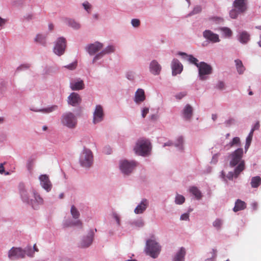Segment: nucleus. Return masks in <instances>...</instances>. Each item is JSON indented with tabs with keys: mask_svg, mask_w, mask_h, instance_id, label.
<instances>
[{
	"mask_svg": "<svg viewBox=\"0 0 261 261\" xmlns=\"http://www.w3.org/2000/svg\"><path fill=\"white\" fill-rule=\"evenodd\" d=\"M162 250V246L153 238L146 240L144 252L146 255L152 258H156L159 256Z\"/></svg>",
	"mask_w": 261,
	"mask_h": 261,
	"instance_id": "f257e3e1",
	"label": "nucleus"
},
{
	"mask_svg": "<svg viewBox=\"0 0 261 261\" xmlns=\"http://www.w3.org/2000/svg\"><path fill=\"white\" fill-rule=\"evenodd\" d=\"M151 150V143L148 140L145 139H139L134 148L136 153L142 156L148 155Z\"/></svg>",
	"mask_w": 261,
	"mask_h": 261,
	"instance_id": "f03ea898",
	"label": "nucleus"
},
{
	"mask_svg": "<svg viewBox=\"0 0 261 261\" xmlns=\"http://www.w3.org/2000/svg\"><path fill=\"white\" fill-rule=\"evenodd\" d=\"M93 162V155L91 150L86 147H84L79 157L80 165L85 168H90Z\"/></svg>",
	"mask_w": 261,
	"mask_h": 261,
	"instance_id": "7ed1b4c3",
	"label": "nucleus"
},
{
	"mask_svg": "<svg viewBox=\"0 0 261 261\" xmlns=\"http://www.w3.org/2000/svg\"><path fill=\"white\" fill-rule=\"evenodd\" d=\"M61 122L64 126L73 129L76 127L77 121L73 113L71 112H67L62 115Z\"/></svg>",
	"mask_w": 261,
	"mask_h": 261,
	"instance_id": "20e7f679",
	"label": "nucleus"
},
{
	"mask_svg": "<svg viewBox=\"0 0 261 261\" xmlns=\"http://www.w3.org/2000/svg\"><path fill=\"white\" fill-rule=\"evenodd\" d=\"M137 165L135 161L121 160L119 162V167L121 172L124 176L129 175Z\"/></svg>",
	"mask_w": 261,
	"mask_h": 261,
	"instance_id": "39448f33",
	"label": "nucleus"
},
{
	"mask_svg": "<svg viewBox=\"0 0 261 261\" xmlns=\"http://www.w3.org/2000/svg\"><path fill=\"white\" fill-rule=\"evenodd\" d=\"M198 69V76L201 81H205L208 79V75L212 73L213 69L211 65L201 62L197 65Z\"/></svg>",
	"mask_w": 261,
	"mask_h": 261,
	"instance_id": "423d86ee",
	"label": "nucleus"
},
{
	"mask_svg": "<svg viewBox=\"0 0 261 261\" xmlns=\"http://www.w3.org/2000/svg\"><path fill=\"white\" fill-rule=\"evenodd\" d=\"M244 169V163L241 162L234 169V172L230 171L225 176L224 171L221 172L220 177L224 181H227V179L232 180L233 177L237 178L239 174Z\"/></svg>",
	"mask_w": 261,
	"mask_h": 261,
	"instance_id": "0eeeda50",
	"label": "nucleus"
},
{
	"mask_svg": "<svg viewBox=\"0 0 261 261\" xmlns=\"http://www.w3.org/2000/svg\"><path fill=\"white\" fill-rule=\"evenodd\" d=\"M115 51V47L114 45L112 44L108 45L93 57L92 60V63H97L98 61L101 60L105 55L113 53Z\"/></svg>",
	"mask_w": 261,
	"mask_h": 261,
	"instance_id": "6e6552de",
	"label": "nucleus"
},
{
	"mask_svg": "<svg viewBox=\"0 0 261 261\" xmlns=\"http://www.w3.org/2000/svg\"><path fill=\"white\" fill-rule=\"evenodd\" d=\"M103 47V43L96 41L93 43H89L86 45L85 49L88 54L92 56L100 52Z\"/></svg>",
	"mask_w": 261,
	"mask_h": 261,
	"instance_id": "1a4fd4ad",
	"label": "nucleus"
},
{
	"mask_svg": "<svg viewBox=\"0 0 261 261\" xmlns=\"http://www.w3.org/2000/svg\"><path fill=\"white\" fill-rule=\"evenodd\" d=\"M66 39L64 37L58 38L55 43L54 53L60 56L64 54L66 48Z\"/></svg>",
	"mask_w": 261,
	"mask_h": 261,
	"instance_id": "9d476101",
	"label": "nucleus"
},
{
	"mask_svg": "<svg viewBox=\"0 0 261 261\" xmlns=\"http://www.w3.org/2000/svg\"><path fill=\"white\" fill-rule=\"evenodd\" d=\"M25 251L20 247H12L8 252V257L11 260L23 258L25 256Z\"/></svg>",
	"mask_w": 261,
	"mask_h": 261,
	"instance_id": "9b49d317",
	"label": "nucleus"
},
{
	"mask_svg": "<svg viewBox=\"0 0 261 261\" xmlns=\"http://www.w3.org/2000/svg\"><path fill=\"white\" fill-rule=\"evenodd\" d=\"M94 236L93 230H90L87 235L84 236L79 243V247L81 248L89 247L92 243Z\"/></svg>",
	"mask_w": 261,
	"mask_h": 261,
	"instance_id": "f8f14e48",
	"label": "nucleus"
},
{
	"mask_svg": "<svg viewBox=\"0 0 261 261\" xmlns=\"http://www.w3.org/2000/svg\"><path fill=\"white\" fill-rule=\"evenodd\" d=\"M243 154V150L241 148H238L231 154V160L230 161V166L234 167L238 164H240L241 162Z\"/></svg>",
	"mask_w": 261,
	"mask_h": 261,
	"instance_id": "ddd939ff",
	"label": "nucleus"
},
{
	"mask_svg": "<svg viewBox=\"0 0 261 261\" xmlns=\"http://www.w3.org/2000/svg\"><path fill=\"white\" fill-rule=\"evenodd\" d=\"M32 198L30 199V204L34 209H38L40 205L43 203V199L40 195L35 190H33L31 193Z\"/></svg>",
	"mask_w": 261,
	"mask_h": 261,
	"instance_id": "4468645a",
	"label": "nucleus"
},
{
	"mask_svg": "<svg viewBox=\"0 0 261 261\" xmlns=\"http://www.w3.org/2000/svg\"><path fill=\"white\" fill-rule=\"evenodd\" d=\"M104 112L101 106L96 105L93 114L92 122L94 124L100 123L103 120Z\"/></svg>",
	"mask_w": 261,
	"mask_h": 261,
	"instance_id": "2eb2a0df",
	"label": "nucleus"
},
{
	"mask_svg": "<svg viewBox=\"0 0 261 261\" xmlns=\"http://www.w3.org/2000/svg\"><path fill=\"white\" fill-rule=\"evenodd\" d=\"M84 81L81 78H74L70 80L69 87L72 91H80L85 88Z\"/></svg>",
	"mask_w": 261,
	"mask_h": 261,
	"instance_id": "dca6fc26",
	"label": "nucleus"
},
{
	"mask_svg": "<svg viewBox=\"0 0 261 261\" xmlns=\"http://www.w3.org/2000/svg\"><path fill=\"white\" fill-rule=\"evenodd\" d=\"M202 35L206 40L212 43H218L220 41L219 35L210 30H206L203 31Z\"/></svg>",
	"mask_w": 261,
	"mask_h": 261,
	"instance_id": "f3484780",
	"label": "nucleus"
},
{
	"mask_svg": "<svg viewBox=\"0 0 261 261\" xmlns=\"http://www.w3.org/2000/svg\"><path fill=\"white\" fill-rule=\"evenodd\" d=\"M39 179L41 187L46 192H49L52 188V184L48 176L46 174H42L39 177Z\"/></svg>",
	"mask_w": 261,
	"mask_h": 261,
	"instance_id": "a211bd4d",
	"label": "nucleus"
},
{
	"mask_svg": "<svg viewBox=\"0 0 261 261\" xmlns=\"http://www.w3.org/2000/svg\"><path fill=\"white\" fill-rule=\"evenodd\" d=\"M67 101L69 105L76 107L81 104L82 98L77 93L72 92L68 96Z\"/></svg>",
	"mask_w": 261,
	"mask_h": 261,
	"instance_id": "6ab92c4d",
	"label": "nucleus"
},
{
	"mask_svg": "<svg viewBox=\"0 0 261 261\" xmlns=\"http://www.w3.org/2000/svg\"><path fill=\"white\" fill-rule=\"evenodd\" d=\"M149 70L154 75H158L162 70V66L156 60H152L149 64Z\"/></svg>",
	"mask_w": 261,
	"mask_h": 261,
	"instance_id": "aec40b11",
	"label": "nucleus"
},
{
	"mask_svg": "<svg viewBox=\"0 0 261 261\" xmlns=\"http://www.w3.org/2000/svg\"><path fill=\"white\" fill-rule=\"evenodd\" d=\"M233 7L239 12L244 13L247 10V0H235L233 3Z\"/></svg>",
	"mask_w": 261,
	"mask_h": 261,
	"instance_id": "412c9836",
	"label": "nucleus"
},
{
	"mask_svg": "<svg viewBox=\"0 0 261 261\" xmlns=\"http://www.w3.org/2000/svg\"><path fill=\"white\" fill-rule=\"evenodd\" d=\"M172 74L175 76L180 74L183 69V66L181 63L176 59H174L171 62Z\"/></svg>",
	"mask_w": 261,
	"mask_h": 261,
	"instance_id": "4be33fe9",
	"label": "nucleus"
},
{
	"mask_svg": "<svg viewBox=\"0 0 261 261\" xmlns=\"http://www.w3.org/2000/svg\"><path fill=\"white\" fill-rule=\"evenodd\" d=\"M149 205V201L147 199H142L141 202L137 205L134 210L136 214H143Z\"/></svg>",
	"mask_w": 261,
	"mask_h": 261,
	"instance_id": "5701e85b",
	"label": "nucleus"
},
{
	"mask_svg": "<svg viewBox=\"0 0 261 261\" xmlns=\"http://www.w3.org/2000/svg\"><path fill=\"white\" fill-rule=\"evenodd\" d=\"M146 98L144 90L143 89L139 88L135 93L134 101L136 104H140L143 102Z\"/></svg>",
	"mask_w": 261,
	"mask_h": 261,
	"instance_id": "b1692460",
	"label": "nucleus"
},
{
	"mask_svg": "<svg viewBox=\"0 0 261 261\" xmlns=\"http://www.w3.org/2000/svg\"><path fill=\"white\" fill-rule=\"evenodd\" d=\"M182 117L187 121L190 120L193 116V109L189 104H187L184 108L182 112Z\"/></svg>",
	"mask_w": 261,
	"mask_h": 261,
	"instance_id": "393cba45",
	"label": "nucleus"
},
{
	"mask_svg": "<svg viewBox=\"0 0 261 261\" xmlns=\"http://www.w3.org/2000/svg\"><path fill=\"white\" fill-rule=\"evenodd\" d=\"M186 253L185 248L182 247H181L175 253L173 257L172 261H185Z\"/></svg>",
	"mask_w": 261,
	"mask_h": 261,
	"instance_id": "a878e982",
	"label": "nucleus"
},
{
	"mask_svg": "<svg viewBox=\"0 0 261 261\" xmlns=\"http://www.w3.org/2000/svg\"><path fill=\"white\" fill-rule=\"evenodd\" d=\"M178 54L182 56L184 59L187 60L190 63L195 65L197 67L199 65V63H198V60L192 55H188L184 52H179Z\"/></svg>",
	"mask_w": 261,
	"mask_h": 261,
	"instance_id": "bb28decb",
	"label": "nucleus"
},
{
	"mask_svg": "<svg viewBox=\"0 0 261 261\" xmlns=\"http://www.w3.org/2000/svg\"><path fill=\"white\" fill-rule=\"evenodd\" d=\"M65 22L66 25L74 30H79L81 27V24L73 19L66 18L65 19Z\"/></svg>",
	"mask_w": 261,
	"mask_h": 261,
	"instance_id": "cd10ccee",
	"label": "nucleus"
},
{
	"mask_svg": "<svg viewBox=\"0 0 261 261\" xmlns=\"http://www.w3.org/2000/svg\"><path fill=\"white\" fill-rule=\"evenodd\" d=\"M46 38V35L39 34L36 36L34 41L43 46H46L47 44Z\"/></svg>",
	"mask_w": 261,
	"mask_h": 261,
	"instance_id": "c85d7f7f",
	"label": "nucleus"
},
{
	"mask_svg": "<svg viewBox=\"0 0 261 261\" xmlns=\"http://www.w3.org/2000/svg\"><path fill=\"white\" fill-rule=\"evenodd\" d=\"M238 39L241 43L246 44L250 40V35L246 31H242L239 32Z\"/></svg>",
	"mask_w": 261,
	"mask_h": 261,
	"instance_id": "c756f323",
	"label": "nucleus"
},
{
	"mask_svg": "<svg viewBox=\"0 0 261 261\" xmlns=\"http://www.w3.org/2000/svg\"><path fill=\"white\" fill-rule=\"evenodd\" d=\"M189 191L195 197L196 200H200L203 196L201 192L195 186L191 187L189 189Z\"/></svg>",
	"mask_w": 261,
	"mask_h": 261,
	"instance_id": "7c9ffc66",
	"label": "nucleus"
},
{
	"mask_svg": "<svg viewBox=\"0 0 261 261\" xmlns=\"http://www.w3.org/2000/svg\"><path fill=\"white\" fill-rule=\"evenodd\" d=\"M58 107L57 105H53L50 107H48L45 108L41 109H31V110L37 112H41L44 114H48L51 113L58 109Z\"/></svg>",
	"mask_w": 261,
	"mask_h": 261,
	"instance_id": "2f4dec72",
	"label": "nucleus"
},
{
	"mask_svg": "<svg viewBox=\"0 0 261 261\" xmlns=\"http://www.w3.org/2000/svg\"><path fill=\"white\" fill-rule=\"evenodd\" d=\"M128 223L132 227L135 228H142L144 226V222L142 218L130 221Z\"/></svg>",
	"mask_w": 261,
	"mask_h": 261,
	"instance_id": "473e14b6",
	"label": "nucleus"
},
{
	"mask_svg": "<svg viewBox=\"0 0 261 261\" xmlns=\"http://www.w3.org/2000/svg\"><path fill=\"white\" fill-rule=\"evenodd\" d=\"M246 207V203L245 202L240 200L238 199L236 203H235V206L233 207V211L236 212L241 210H244Z\"/></svg>",
	"mask_w": 261,
	"mask_h": 261,
	"instance_id": "72a5a7b5",
	"label": "nucleus"
},
{
	"mask_svg": "<svg viewBox=\"0 0 261 261\" xmlns=\"http://www.w3.org/2000/svg\"><path fill=\"white\" fill-rule=\"evenodd\" d=\"M179 150L182 151L184 150V138L182 136L178 137L175 142L173 144Z\"/></svg>",
	"mask_w": 261,
	"mask_h": 261,
	"instance_id": "f704fd0d",
	"label": "nucleus"
},
{
	"mask_svg": "<svg viewBox=\"0 0 261 261\" xmlns=\"http://www.w3.org/2000/svg\"><path fill=\"white\" fill-rule=\"evenodd\" d=\"M234 62L236 63L238 72L240 74H243L245 70V68L243 65L242 62L239 59H237L234 61Z\"/></svg>",
	"mask_w": 261,
	"mask_h": 261,
	"instance_id": "c9c22d12",
	"label": "nucleus"
},
{
	"mask_svg": "<svg viewBox=\"0 0 261 261\" xmlns=\"http://www.w3.org/2000/svg\"><path fill=\"white\" fill-rule=\"evenodd\" d=\"M21 197L22 200L27 203L30 202V198L29 193L24 189H21L20 191Z\"/></svg>",
	"mask_w": 261,
	"mask_h": 261,
	"instance_id": "e433bc0d",
	"label": "nucleus"
},
{
	"mask_svg": "<svg viewBox=\"0 0 261 261\" xmlns=\"http://www.w3.org/2000/svg\"><path fill=\"white\" fill-rule=\"evenodd\" d=\"M261 179L259 176L253 177L251 180V186L252 188H255L258 187L260 183Z\"/></svg>",
	"mask_w": 261,
	"mask_h": 261,
	"instance_id": "4c0bfd02",
	"label": "nucleus"
},
{
	"mask_svg": "<svg viewBox=\"0 0 261 261\" xmlns=\"http://www.w3.org/2000/svg\"><path fill=\"white\" fill-rule=\"evenodd\" d=\"M70 213L74 219H77L80 216V213L74 205H72L70 209Z\"/></svg>",
	"mask_w": 261,
	"mask_h": 261,
	"instance_id": "58836bf2",
	"label": "nucleus"
},
{
	"mask_svg": "<svg viewBox=\"0 0 261 261\" xmlns=\"http://www.w3.org/2000/svg\"><path fill=\"white\" fill-rule=\"evenodd\" d=\"M219 30L222 32L226 37H230L232 34L231 30L227 27H220Z\"/></svg>",
	"mask_w": 261,
	"mask_h": 261,
	"instance_id": "ea45409f",
	"label": "nucleus"
},
{
	"mask_svg": "<svg viewBox=\"0 0 261 261\" xmlns=\"http://www.w3.org/2000/svg\"><path fill=\"white\" fill-rule=\"evenodd\" d=\"M185 198L183 195L179 194H176L174 200L175 204L180 205L183 204L185 202Z\"/></svg>",
	"mask_w": 261,
	"mask_h": 261,
	"instance_id": "a19ab883",
	"label": "nucleus"
},
{
	"mask_svg": "<svg viewBox=\"0 0 261 261\" xmlns=\"http://www.w3.org/2000/svg\"><path fill=\"white\" fill-rule=\"evenodd\" d=\"M125 77L128 80L134 82L136 79V73L133 71H127L125 73Z\"/></svg>",
	"mask_w": 261,
	"mask_h": 261,
	"instance_id": "79ce46f5",
	"label": "nucleus"
},
{
	"mask_svg": "<svg viewBox=\"0 0 261 261\" xmlns=\"http://www.w3.org/2000/svg\"><path fill=\"white\" fill-rule=\"evenodd\" d=\"M202 11V7L201 6L197 5L194 7L193 10L188 14V16H191L192 15L198 14Z\"/></svg>",
	"mask_w": 261,
	"mask_h": 261,
	"instance_id": "37998d69",
	"label": "nucleus"
},
{
	"mask_svg": "<svg viewBox=\"0 0 261 261\" xmlns=\"http://www.w3.org/2000/svg\"><path fill=\"white\" fill-rule=\"evenodd\" d=\"M208 20L216 24H220L223 22V19L220 17L213 16L210 17Z\"/></svg>",
	"mask_w": 261,
	"mask_h": 261,
	"instance_id": "c03bdc74",
	"label": "nucleus"
},
{
	"mask_svg": "<svg viewBox=\"0 0 261 261\" xmlns=\"http://www.w3.org/2000/svg\"><path fill=\"white\" fill-rule=\"evenodd\" d=\"M223 224V221L220 219H216L213 223V226L217 229L219 230L221 228Z\"/></svg>",
	"mask_w": 261,
	"mask_h": 261,
	"instance_id": "a18cd8bd",
	"label": "nucleus"
},
{
	"mask_svg": "<svg viewBox=\"0 0 261 261\" xmlns=\"http://www.w3.org/2000/svg\"><path fill=\"white\" fill-rule=\"evenodd\" d=\"M241 14L242 13L241 12H239V11L234 8L229 12V16L232 19L237 18L238 15Z\"/></svg>",
	"mask_w": 261,
	"mask_h": 261,
	"instance_id": "49530a36",
	"label": "nucleus"
},
{
	"mask_svg": "<svg viewBox=\"0 0 261 261\" xmlns=\"http://www.w3.org/2000/svg\"><path fill=\"white\" fill-rule=\"evenodd\" d=\"M112 217L116 222L118 227L121 225V219L120 216L116 212H114L112 214Z\"/></svg>",
	"mask_w": 261,
	"mask_h": 261,
	"instance_id": "de8ad7c7",
	"label": "nucleus"
},
{
	"mask_svg": "<svg viewBox=\"0 0 261 261\" xmlns=\"http://www.w3.org/2000/svg\"><path fill=\"white\" fill-rule=\"evenodd\" d=\"M230 147L234 145L240 146V139L239 137H236L233 138L232 140L229 143Z\"/></svg>",
	"mask_w": 261,
	"mask_h": 261,
	"instance_id": "09e8293b",
	"label": "nucleus"
},
{
	"mask_svg": "<svg viewBox=\"0 0 261 261\" xmlns=\"http://www.w3.org/2000/svg\"><path fill=\"white\" fill-rule=\"evenodd\" d=\"M77 64V62L74 61L67 65H65L64 66V67L69 70H72L75 69L76 68Z\"/></svg>",
	"mask_w": 261,
	"mask_h": 261,
	"instance_id": "8fccbe9b",
	"label": "nucleus"
},
{
	"mask_svg": "<svg viewBox=\"0 0 261 261\" xmlns=\"http://www.w3.org/2000/svg\"><path fill=\"white\" fill-rule=\"evenodd\" d=\"M131 24L134 28H138L140 25V21L137 18H134L131 20Z\"/></svg>",
	"mask_w": 261,
	"mask_h": 261,
	"instance_id": "3c124183",
	"label": "nucleus"
},
{
	"mask_svg": "<svg viewBox=\"0 0 261 261\" xmlns=\"http://www.w3.org/2000/svg\"><path fill=\"white\" fill-rule=\"evenodd\" d=\"M216 87L219 90H223L225 88V83L222 81H219L216 84Z\"/></svg>",
	"mask_w": 261,
	"mask_h": 261,
	"instance_id": "603ef678",
	"label": "nucleus"
},
{
	"mask_svg": "<svg viewBox=\"0 0 261 261\" xmlns=\"http://www.w3.org/2000/svg\"><path fill=\"white\" fill-rule=\"evenodd\" d=\"M63 225L64 227L73 226V221L66 220L64 221Z\"/></svg>",
	"mask_w": 261,
	"mask_h": 261,
	"instance_id": "864d4df0",
	"label": "nucleus"
},
{
	"mask_svg": "<svg viewBox=\"0 0 261 261\" xmlns=\"http://www.w3.org/2000/svg\"><path fill=\"white\" fill-rule=\"evenodd\" d=\"M23 250L26 251L25 255L29 256H32L33 254V251L32 250L31 246L25 247Z\"/></svg>",
	"mask_w": 261,
	"mask_h": 261,
	"instance_id": "5fc2aeb1",
	"label": "nucleus"
},
{
	"mask_svg": "<svg viewBox=\"0 0 261 261\" xmlns=\"http://www.w3.org/2000/svg\"><path fill=\"white\" fill-rule=\"evenodd\" d=\"M82 5L85 10H86L89 13L91 7V6L89 3L86 1L84 2Z\"/></svg>",
	"mask_w": 261,
	"mask_h": 261,
	"instance_id": "6e6d98bb",
	"label": "nucleus"
},
{
	"mask_svg": "<svg viewBox=\"0 0 261 261\" xmlns=\"http://www.w3.org/2000/svg\"><path fill=\"white\" fill-rule=\"evenodd\" d=\"M149 112V108L144 107L141 111V116L143 118H145Z\"/></svg>",
	"mask_w": 261,
	"mask_h": 261,
	"instance_id": "4d7b16f0",
	"label": "nucleus"
},
{
	"mask_svg": "<svg viewBox=\"0 0 261 261\" xmlns=\"http://www.w3.org/2000/svg\"><path fill=\"white\" fill-rule=\"evenodd\" d=\"M235 122V120L233 118H229L228 120H226L225 122V124L226 126H229L231 125L234 124Z\"/></svg>",
	"mask_w": 261,
	"mask_h": 261,
	"instance_id": "13d9d810",
	"label": "nucleus"
},
{
	"mask_svg": "<svg viewBox=\"0 0 261 261\" xmlns=\"http://www.w3.org/2000/svg\"><path fill=\"white\" fill-rule=\"evenodd\" d=\"M186 95H187L186 92H179V93H177V94H176L175 96L176 99H180L182 98H183L184 97H185Z\"/></svg>",
	"mask_w": 261,
	"mask_h": 261,
	"instance_id": "bf43d9fd",
	"label": "nucleus"
},
{
	"mask_svg": "<svg viewBox=\"0 0 261 261\" xmlns=\"http://www.w3.org/2000/svg\"><path fill=\"white\" fill-rule=\"evenodd\" d=\"M180 219L181 220L188 221L189 220V213H184L180 216Z\"/></svg>",
	"mask_w": 261,
	"mask_h": 261,
	"instance_id": "052dcab7",
	"label": "nucleus"
},
{
	"mask_svg": "<svg viewBox=\"0 0 261 261\" xmlns=\"http://www.w3.org/2000/svg\"><path fill=\"white\" fill-rule=\"evenodd\" d=\"M73 226H78L80 227H82V222L79 219H75V221H73Z\"/></svg>",
	"mask_w": 261,
	"mask_h": 261,
	"instance_id": "680f3d73",
	"label": "nucleus"
},
{
	"mask_svg": "<svg viewBox=\"0 0 261 261\" xmlns=\"http://www.w3.org/2000/svg\"><path fill=\"white\" fill-rule=\"evenodd\" d=\"M33 14L31 13L27 14L25 15L24 16V18L27 20H31L33 19Z\"/></svg>",
	"mask_w": 261,
	"mask_h": 261,
	"instance_id": "e2e57ef3",
	"label": "nucleus"
},
{
	"mask_svg": "<svg viewBox=\"0 0 261 261\" xmlns=\"http://www.w3.org/2000/svg\"><path fill=\"white\" fill-rule=\"evenodd\" d=\"M30 67V65L29 64H23L21 65L17 68V70H21L24 69H28Z\"/></svg>",
	"mask_w": 261,
	"mask_h": 261,
	"instance_id": "0e129e2a",
	"label": "nucleus"
},
{
	"mask_svg": "<svg viewBox=\"0 0 261 261\" xmlns=\"http://www.w3.org/2000/svg\"><path fill=\"white\" fill-rule=\"evenodd\" d=\"M253 132L252 131L250 130V132L249 133L248 136H247V137L246 139V142H251L252 137H253Z\"/></svg>",
	"mask_w": 261,
	"mask_h": 261,
	"instance_id": "69168bd1",
	"label": "nucleus"
},
{
	"mask_svg": "<svg viewBox=\"0 0 261 261\" xmlns=\"http://www.w3.org/2000/svg\"><path fill=\"white\" fill-rule=\"evenodd\" d=\"M260 126L259 122L257 121L253 126V127L251 128V131L254 132V131L256 129H258Z\"/></svg>",
	"mask_w": 261,
	"mask_h": 261,
	"instance_id": "338daca9",
	"label": "nucleus"
},
{
	"mask_svg": "<svg viewBox=\"0 0 261 261\" xmlns=\"http://www.w3.org/2000/svg\"><path fill=\"white\" fill-rule=\"evenodd\" d=\"M219 154L217 153L214 154L212 158L211 162L214 164H216L217 162V159L219 156Z\"/></svg>",
	"mask_w": 261,
	"mask_h": 261,
	"instance_id": "774afa93",
	"label": "nucleus"
}]
</instances>
